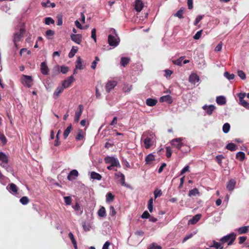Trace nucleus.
Segmentation results:
<instances>
[{"instance_id":"obj_41","label":"nucleus","mask_w":249,"mask_h":249,"mask_svg":"<svg viewBox=\"0 0 249 249\" xmlns=\"http://www.w3.org/2000/svg\"><path fill=\"white\" fill-rule=\"evenodd\" d=\"M153 199L152 198H151L148 202L147 208L150 213L153 212Z\"/></svg>"},{"instance_id":"obj_4","label":"nucleus","mask_w":249,"mask_h":249,"mask_svg":"<svg viewBox=\"0 0 249 249\" xmlns=\"http://www.w3.org/2000/svg\"><path fill=\"white\" fill-rule=\"evenodd\" d=\"M25 30L24 28H21L19 31L14 34L13 36V41L16 45V42L20 41L21 37H22L24 34L25 33Z\"/></svg>"},{"instance_id":"obj_61","label":"nucleus","mask_w":249,"mask_h":249,"mask_svg":"<svg viewBox=\"0 0 249 249\" xmlns=\"http://www.w3.org/2000/svg\"><path fill=\"white\" fill-rule=\"evenodd\" d=\"M96 29L93 28L91 31V38L94 40L95 42H96Z\"/></svg>"},{"instance_id":"obj_33","label":"nucleus","mask_w":249,"mask_h":249,"mask_svg":"<svg viewBox=\"0 0 249 249\" xmlns=\"http://www.w3.org/2000/svg\"><path fill=\"white\" fill-rule=\"evenodd\" d=\"M98 214L99 217H104L106 215V209L104 207H102L98 211Z\"/></svg>"},{"instance_id":"obj_24","label":"nucleus","mask_w":249,"mask_h":249,"mask_svg":"<svg viewBox=\"0 0 249 249\" xmlns=\"http://www.w3.org/2000/svg\"><path fill=\"white\" fill-rule=\"evenodd\" d=\"M201 217V214H197L195 215L192 219H191L189 222V224H195L196 223Z\"/></svg>"},{"instance_id":"obj_46","label":"nucleus","mask_w":249,"mask_h":249,"mask_svg":"<svg viewBox=\"0 0 249 249\" xmlns=\"http://www.w3.org/2000/svg\"><path fill=\"white\" fill-rule=\"evenodd\" d=\"M82 226L85 231H89L90 230V226L88 223L86 222H83Z\"/></svg>"},{"instance_id":"obj_27","label":"nucleus","mask_w":249,"mask_h":249,"mask_svg":"<svg viewBox=\"0 0 249 249\" xmlns=\"http://www.w3.org/2000/svg\"><path fill=\"white\" fill-rule=\"evenodd\" d=\"M90 178L93 179L100 180L102 179V176L95 172H91L90 173Z\"/></svg>"},{"instance_id":"obj_21","label":"nucleus","mask_w":249,"mask_h":249,"mask_svg":"<svg viewBox=\"0 0 249 249\" xmlns=\"http://www.w3.org/2000/svg\"><path fill=\"white\" fill-rule=\"evenodd\" d=\"M144 147L146 149L149 148L153 144L152 140L150 138L147 137L143 141Z\"/></svg>"},{"instance_id":"obj_52","label":"nucleus","mask_w":249,"mask_h":249,"mask_svg":"<svg viewBox=\"0 0 249 249\" xmlns=\"http://www.w3.org/2000/svg\"><path fill=\"white\" fill-rule=\"evenodd\" d=\"M239 104L241 106L246 107L247 109H249V103H248L245 100H243L240 101Z\"/></svg>"},{"instance_id":"obj_43","label":"nucleus","mask_w":249,"mask_h":249,"mask_svg":"<svg viewBox=\"0 0 249 249\" xmlns=\"http://www.w3.org/2000/svg\"><path fill=\"white\" fill-rule=\"evenodd\" d=\"M45 23L46 25H50V24H54V20L51 17H47L45 18Z\"/></svg>"},{"instance_id":"obj_23","label":"nucleus","mask_w":249,"mask_h":249,"mask_svg":"<svg viewBox=\"0 0 249 249\" xmlns=\"http://www.w3.org/2000/svg\"><path fill=\"white\" fill-rule=\"evenodd\" d=\"M249 231V226H243L237 229V231L239 234H242L248 232Z\"/></svg>"},{"instance_id":"obj_53","label":"nucleus","mask_w":249,"mask_h":249,"mask_svg":"<svg viewBox=\"0 0 249 249\" xmlns=\"http://www.w3.org/2000/svg\"><path fill=\"white\" fill-rule=\"evenodd\" d=\"M183 57H180L179 58L176 60H174L173 63L178 66H181L182 65V61L183 60Z\"/></svg>"},{"instance_id":"obj_25","label":"nucleus","mask_w":249,"mask_h":249,"mask_svg":"<svg viewBox=\"0 0 249 249\" xmlns=\"http://www.w3.org/2000/svg\"><path fill=\"white\" fill-rule=\"evenodd\" d=\"M157 103V100L155 99L148 98L146 100V104L148 106L153 107Z\"/></svg>"},{"instance_id":"obj_13","label":"nucleus","mask_w":249,"mask_h":249,"mask_svg":"<svg viewBox=\"0 0 249 249\" xmlns=\"http://www.w3.org/2000/svg\"><path fill=\"white\" fill-rule=\"evenodd\" d=\"M199 80V76L195 73L191 74L189 76V81L191 84H195L196 83L198 82Z\"/></svg>"},{"instance_id":"obj_55","label":"nucleus","mask_w":249,"mask_h":249,"mask_svg":"<svg viewBox=\"0 0 249 249\" xmlns=\"http://www.w3.org/2000/svg\"><path fill=\"white\" fill-rule=\"evenodd\" d=\"M69 67L65 66H62L60 67V71L63 74H66L69 71Z\"/></svg>"},{"instance_id":"obj_15","label":"nucleus","mask_w":249,"mask_h":249,"mask_svg":"<svg viewBox=\"0 0 249 249\" xmlns=\"http://www.w3.org/2000/svg\"><path fill=\"white\" fill-rule=\"evenodd\" d=\"M236 181L234 179H231L227 183V189L229 191H232L234 190L236 185Z\"/></svg>"},{"instance_id":"obj_12","label":"nucleus","mask_w":249,"mask_h":249,"mask_svg":"<svg viewBox=\"0 0 249 249\" xmlns=\"http://www.w3.org/2000/svg\"><path fill=\"white\" fill-rule=\"evenodd\" d=\"M78 172L75 169L72 170L68 174L67 179L69 180H73L78 176Z\"/></svg>"},{"instance_id":"obj_14","label":"nucleus","mask_w":249,"mask_h":249,"mask_svg":"<svg viewBox=\"0 0 249 249\" xmlns=\"http://www.w3.org/2000/svg\"><path fill=\"white\" fill-rule=\"evenodd\" d=\"M202 108L204 110H206L207 113L208 115H211L212 114L213 110L215 109V107L213 105H210L209 106H207L205 105L202 107Z\"/></svg>"},{"instance_id":"obj_32","label":"nucleus","mask_w":249,"mask_h":249,"mask_svg":"<svg viewBox=\"0 0 249 249\" xmlns=\"http://www.w3.org/2000/svg\"><path fill=\"white\" fill-rule=\"evenodd\" d=\"M114 198V195L110 192H108L106 195V202L109 203L113 201Z\"/></svg>"},{"instance_id":"obj_10","label":"nucleus","mask_w":249,"mask_h":249,"mask_svg":"<svg viewBox=\"0 0 249 249\" xmlns=\"http://www.w3.org/2000/svg\"><path fill=\"white\" fill-rule=\"evenodd\" d=\"M71 39L77 44H80L82 41V36L81 34H71Z\"/></svg>"},{"instance_id":"obj_35","label":"nucleus","mask_w":249,"mask_h":249,"mask_svg":"<svg viewBox=\"0 0 249 249\" xmlns=\"http://www.w3.org/2000/svg\"><path fill=\"white\" fill-rule=\"evenodd\" d=\"M78 51V48L77 47L73 46L71 49V52L69 53V57L70 58L73 57Z\"/></svg>"},{"instance_id":"obj_54","label":"nucleus","mask_w":249,"mask_h":249,"mask_svg":"<svg viewBox=\"0 0 249 249\" xmlns=\"http://www.w3.org/2000/svg\"><path fill=\"white\" fill-rule=\"evenodd\" d=\"M57 25L58 26H61L63 23V19H62V16L61 15H58L57 16Z\"/></svg>"},{"instance_id":"obj_42","label":"nucleus","mask_w":249,"mask_h":249,"mask_svg":"<svg viewBox=\"0 0 249 249\" xmlns=\"http://www.w3.org/2000/svg\"><path fill=\"white\" fill-rule=\"evenodd\" d=\"M224 76L228 80H232L234 78V74L233 73H230L228 71H226L224 74Z\"/></svg>"},{"instance_id":"obj_9","label":"nucleus","mask_w":249,"mask_h":249,"mask_svg":"<svg viewBox=\"0 0 249 249\" xmlns=\"http://www.w3.org/2000/svg\"><path fill=\"white\" fill-rule=\"evenodd\" d=\"M117 85V82L115 81H109L106 84L105 88L107 92H109L111 89Z\"/></svg>"},{"instance_id":"obj_39","label":"nucleus","mask_w":249,"mask_h":249,"mask_svg":"<svg viewBox=\"0 0 249 249\" xmlns=\"http://www.w3.org/2000/svg\"><path fill=\"white\" fill-rule=\"evenodd\" d=\"M19 201L22 205H25L29 202V199L27 196H23L20 199Z\"/></svg>"},{"instance_id":"obj_57","label":"nucleus","mask_w":249,"mask_h":249,"mask_svg":"<svg viewBox=\"0 0 249 249\" xmlns=\"http://www.w3.org/2000/svg\"><path fill=\"white\" fill-rule=\"evenodd\" d=\"M154 196L155 198H157V197H160L162 195V192L160 190H155L154 192Z\"/></svg>"},{"instance_id":"obj_19","label":"nucleus","mask_w":249,"mask_h":249,"mask_svg":"<svg viewBox=\"0 0 249 249\" xmlns=\"http://www.w3.org/2000/svg\"><path fill=\"white\" fill-rule=\"evenodd\" d=\"M160 102H165L168 104H171L173 102L172 97L169 95L163 96L160 98Z\"/></svg>"},{"instance_id":"obj_16","label":"nucleus","mask_w":249,"mask_h":249,"mask_svg":"<svg viewBox=\"0 0 249 249\" xmlns=\"http://www.w3.org/2000/svg\"><path fill=\"white\" fill-rule=\"evenodd\" d=\"M134 6L136 11L140 12L143 7V3L141 0H135Z\"/></svg>"},{"instance_id":"obj_8","label":"nucleus","mask_w":249,"mask_h":249,"mask_svg":"<svg viewBox=\"0 0 249 249\" xmlns=\"http://www.w3.org/2000/svg\"><path fill=\"white\" fill-rule=\"evenodd\" d=\"M84 107L82 105H80L78 107L77 110L75 113L74 121L78 122L79 120L80 116L82 113Z\"/></svg>"},{"instance_id":"obj_58","label":"nucleus","mask_w":249,"mask_h":249,"mask_svg":"<svg viewBox=\"0 0 249 249\" xmlns=\"http://www.w3.org/2000/svg\"><path fill=\"white\" fill-rule=\"evenodd\" d=\"M202 33V30H201L196 32L195 35L194 36V38L196 40L199 39L201 36Z\"/></svg>"},{"instance_id":"obj_20","label":"nucleus","mask_w":249,"mask_h":249,"mask_svg":"<svg viewBox=\"0 0 249 249\" xmlns=\"http://www.w3.org/2000/svg\"><path fill=\"white\" fill-rule=\"evenodd\" d=\"M64 88L61 86H58L54 91L53 93V97L55 99H56L60 94H61L64 90Z\"/></svg>"},{"instance_id":"obj_44","label":"nucleus","mask_w":249,"mask_h":249,"mask_svg":"<svg viewBox=\"0 0 249 249\" xmlns=\"http://www.w3.org/2000/svg\"><path fill=\"white\" fill-rule=\"evenodd\" d=\"M148 249H161V247L156 243H153L150 245Z\"/></svg>"},{"instance_id":"obj_50","label":"nucleus","mask_w":249,"mask_h":249,"mask_svg":"<svg viewBox=\"0 0 249 249\" xmlns=\"http://www.w3.org/2000/svg\"><path fill=\"white\" fill-rule=\"evenodd\" d=\"M120 183L122 186H125L128 187L129 185L126 184L125 182V177L124 175H122V177L120 178Z\"/></svg>"},{"instance_id":"obj_59","label":"nucleus","mask_w":249,"mask_h":249,"mask_svg":"<svg viewBox=\"0 0 249 249\" xmlns=\"http://www.w3.org/2000/svg\"><path fill=\"white\" fill-rule=\"evenodd\" d=\"M166 157L168 158L171 157V156L172 155V150H171L170 147L169 146L166 147Z\"/></svg>"},{"instance_id":"obj_56","label":"nucleus","mask_w":249,"mask_h":249,"mask_svg":"<svg viewBox=\"0 0 249 249\" xmlns=\"http://www.w3.org/2000/svg\"><path fill=\"white\" fill-rule=\"evenodd\" d=\"M132 89V86L129 85H124L123 87V91L125 92H129Z\"/></svg>"},{"instance_id":"obj_2","label":"nucleus","mask_w":249,"mask_h":249,"mask_svg":"<svg viewBox=\"0 0 249 249\" xmlns=\"http://www.w3.org/2000/svg\"><path fill=\"white\" fill-rule=\"evenodd\" d=\"M236 236V235L235 233L232 232L222 237L220 239V241L222 244H224L227 242L228 245L230 246L232 244L233 242L235 240Z\"/></svg>"},{"instance_id":"obj_7","label":"nucleus","mask_w":249,"mask_h":249,"mask_svg":"<svg viewBox=\"0 0 249 249\" xmlns=\"http://www.w3.org/2000/svg\"><path fill=\"white\" fill-rule=\"evenodd\" d=\"M74 78L73 75L68 77L66 79L63 80L62 83V86L64 89L68 88L71 86V83L74 81Z\"/></svg>"},{"instance_id":"obj_48","label":"nucleus","mask_w":249,"mask_h":249,"mask_svg":"<svg viewBox=\"0 0 249 249\" xmlns=\"http://www.w3.org/2000/svg\"><path fill=\"white\" fill-rule=\"evenodd\" d=\"M83 138H84V135L83 134V131L82 130H80L79 131V132L78 133L77 135H76L75 139L77 141H79V140L83 139Z\"/></svg>"},{"instance_id":"obj_17","label":"nucleus","mask_w":249,"mask_h":249,"mask_svg":"<svg viewBox=\"0 0 249 249\" xmlns=\"http://www.w3.org/2000/svg\"><path fill=\"white\" fill-rule=\"evenodd\" d=\"M40 70L41 73L43 75H47L48 74L49 69L47 66V63L46 62H43L41 63L40 65Z\"/></svg>"},{"instance_id":"obj_37","label":"nucleus","mask_w":249,"mask_h":249,"mask_svg":"<svg viewBox=\"0 0 249 249\" xmlns=\"http://www.w3.org/2000/svg\"><path fill=\"white\" fill-rule=\"evenodd\" d=\"M230 124L229 123H226L224 124L222 127L223 132L225 133H228L230 131Z\"/></svg>"},{"instance_id":"obj_51","label":"nucleus","mask_w":249,"mask_h":249,"mask_svg":"<svg viewBox=\"0 0 249 249\" xmlns=\"http://www.w3.org/2000/svg\"><path fill=\"white\" fill-rule=\"evenodd\" d=\"M64 201L66 205H70L71 203V196H65L64 197Z\"/></svg>"},{"instance_id":"obj_5","label":"nucleus","mask_w":249,"mask_h":249,"mask_svg":"<svg viewBox=\"0 0 249 249\" xmlns=\"http://www.w3.org/2000/svg\"><path fill=\"white\" fill-rule=\"evenodd\" d=\"M183 140V139L182 138H176L171 141V143L173 146L179 150L183 145L182 142Z\"/></svg>"},{"instance_id":"obj_22","label":"nucleus","mask_w":249,"mask_h":249,"mask_svg":"<svg viewBox=\"0 0 249 249\" xmlns=\"http://www.w3.org/2000/svg\"><path fill=\"white\" fill-rule=\"evenodd\" d=\"M216 102L219 105H224L226 103V98L223 96H219L216 97Z\"/></svg>"},{"instance_id":"obj_34","label":"nucleus","mask_w":249,"mask_h":249,"mask_svg":"<svg viewBox=\"0 0 249 249\" xmlns=\"http://www.w3.org/2000/svg\"><path fill=\"white\" fill-rule=\"evenodd\" d=\"M155 160V156L152 154H148L145 159V161L146 162V163L147 164L150 161H153Z\"/></svg>"},{"instance_id":"obj_30","label":"nucleus","mask_w":249,"mask_h":249,"mask_svg":"<svg viewBox=\"0 0 249 249\" xmlns=\"http://www.w3.org/2000/svg\"><path fill=\"white\" fill-rule=\"evenodd\" d=\"M76 69L82 70L83 69V67L82 65V59L80 56L77 57V59L76 61V65H75Z\"/></svg>"},{"instance_id":"obj_36","label":"nucleus","mask_w":249,"mask_h":249,"mask_svg":"<svg viewBox=\"0 0 249 249\" xmlns=\"http://www.w3.org/2000/svg\"><path fill=\"white\" fill-rule=\"evenodd\" d=\"M236 157L240 161H243L245 159V154L243 152H238L236 155Z\"/></svg>"},{"instance_id":"obj_6","label":"nucleus","mask_w":249,"mask_h":249,"mask_svg":"<svg viewBox=\"0 0 249 249\" xmlns=\"http://www.w3.org/2000/svg\"><path fill=\"white\" fill-rule=\"evenodd\" d=\"M22 77L23 78V80H22L23 84L28 88L31 87L33 85V79L32 76H29V75H23Z\"/></svg>"},{"instance_id":"obj_26","label":"nucleus","mask_w":249,"mask_h":249,"mask_svg":"<svg viewBox=\"0 0 249 249\" xmlns=\"http://www.w3.org/2000/svg\"><path fill=\"white\" fill-rule=\"evenodd\" d=\"M130 61V59L129 57H122L121 59L120 64L125 67L129 63Z\"/></svg>"},{"instance_id":"obj_60","label":"nucleus","mask_w":249,"mask_h":249,"mask_svg":"<svg viewBox=\"0 0 249 249\" xmlns=\"http://www.w3.org/2000/svg\"><path fill=\"white\" fill-rule=\"evenodd\" d=\"M182 15L183 10L181 9H180L175 14V16L178 17L179 18H183Z\"/></svg>"},{"instance_id":"obj_49","label":"nucleus","mask_w":249,"mask_h":249,"mask_svg":"<svg viewBox=\"0 0 249 249\" xmlns=\"http://www.w3.org/2000/svg\"><path fill=\"white\" fill-rule=\"evenodd\" d=\"M203 17H204V15L197 16L196 17L195 20L194 21V25L196 26L199 22V21L203 18Z\"/></svg>"},{"instance_id":"obj_64","label":"nucleus","mask_w":249,"mask_h":249,"mask_svg":"<svg viewBox=\"0 0 249 249\" xmlns=\"http://www.w3.org/2000/svg\"><path fill=\"white\" fill-rule=\"evenodd\" d=\"M150 216L149 213H148L147 211H145L143 213L142 215H141V217L143 219L144 218H148Z\"/></svg>"},{"instance_id":"obj_3","label":"nucleus","mask_w":249,"mask_h":249,"mask_svg":"<svg viewBox=\"0 0 249 249\" xmlns=\"http://www.w3.org/2000/svg\"><path fill=\"white\" fill-rule=\"evenodd\" d=\"M105 161L106 163H110L111 166L120 167L121 165L117 158L112 157H107L105 158Z\"/></svg>"},{"instance_id":"obj_31","label":"nucleus","mask_w":249,"mask_h":249,"mask_svg":"<svg viewBox=\"0 0 249 249\" xmlns=\"http://www.w3.org/2000/svg\"><path fill=\"white\" fill-rule=\"evenodd\" d=\"M71 128H72V125L71 124H70L65 129V130L64 131V132L63 133V137H64V139H66L68 137L71 131Z\"/></svg>"},{"instance_id":"obj_38","label":"nucleus","mask_w":249,"mask_h":249,"mask_svg":"<svg viewBox=\"0 0 249 249\" xmlns=\"http://www.w3.org/2000/svg\"><path fill=\"white\" fill-rule=\"evenodd\" d=\"M198 194L199 191L198 189L196 188H194L193 189L189 191L188 195L189 196H196Z\"/></svg>"},{"instance_id":"obj_63","label":"nucleus","mask_w":249,"mask_h":249,"mask_svg":"<svg viewBox=\"0 0 249 249\" xmlns=\"http://www.w3.org/2000/svg\"><path fill=\"white\" fill-rule=\"evenodd\" d=\"M109 210H110V215H111L112 216H114L116 214V211H115V210L114 208L113 207V206H110L109 207Z\"/></svg>"},{"instance_id":"obj_1","label":"nucleus","mask_w":249,"mask_h":249,"mask_svg":"<svg viewBox=\"0 0 249 249\" xmlns=\"http://www.w3.org/2000/svg\"><path fill=\"white\" fill-rule=\"evenodd\" d=\"M109 32L110 34L108 36V43L110 46L116 47L119 45L120 39L114 29L111 28Z\"/></svg>"},{"instance_id":"obj_62","label":"nucleus","mask_w":249,"mask_h":249,"mask_svg":"<svg viewBox=\"0 0 249 249\" xmlns=\"http://www.w3.org/2000/svg\"><path fill=\"white\" fill-rule=\"evenodd\" d=\"M189 171V166L187 165L185 166L180 171V175H182L186 172Z\"/></svg>"},{"instance_id":"obj_28","label":"nucleus","mask_w":249,"mask_h":249,"mask_svg":"<svg viewBox=\"0 0 249 249\" xmlns=\"http://www.w3.org/2000/svg\"><path fill=\"white\" fill-rule=\"evenodd\" d=\"M226 148L231 151H234L237 149V146L235 144L231 142L226 145Z\"/></svg>"},{"instance_id":"obj_40","label":"nucleus","mask_w":249,"mask_h":249,"mask_svg":"<svg viewBox=\"0 0 249 249\" xmlns=\"http://www.w3.org/2000/svg\"><path fill=\"white\" fill-rule=\"evenodd\" d=\"M2 167H3L8 172H9L14 175L13 169L10 165L8 164V163Z\"/></svg>"},{"instance_id":"obj_47","label":"nucleus","mask_w":249,"mask_h":249,"mask_svg":"<svg viewBox=\"0 0 249 249\" xmlns=\"http://www.w3.org/2000/svg\"><path fill=\"white\" fill-rule=\"evenodd\" d=\"M238 75L242 80H245L246 78L245 73L241 70H238L237 71Z\"/></svg>"},{"instance_id":"obj_18","label":"nucleus","mask_w":249,"mask_h":249,"mask_svg":"<svg viewBox=\"0 0 249 249\" xmlns=\"http://www.w3.org/2000/svg\"><path fill=\"white\" fill-rule=\"evenodd\" d=\"M7 189L11 193L16 194L18 192L17 186L14 183H11L7 186Z\"/></svg>"},{"instance_id":"obj_29","label":"nucleus","mask_w":249,"mask_h":249,"mask_svg":"<svg viewBox=\"0 0 249 249\" xmlns=\"http://www.w3.org/2000/svg\"><path fill=\"white\" fill-rule=\"evenodd\" d=\"M210 248H213L219 249H223V247L221 245V244L219 242H216L215 241H213V244L210 246Z\"/></svg>"},{"instance_id":"obj_11","label":"nucleus","mask_w":249,"mask_h":249,"mask_svg":"<svg viewBox=\"0 0 249 249\" xmlns=\"http://www.w3.org/2000/svg\"><path fill=\"white\" fill-rule=\"evenodd\" d=\"M8 158L3 152H0V165L1 166L8 163Z\"/></svg>"},{"instance_id":"obj_45","label":"nucleus","mask_w":249,"mask_h":249,"mask_svg":"<svg viewBox=\"0 0 249 249\" xmlns=\"http://www.w3.org/2000/svg\"><path fill=\"white\" fill-rule=\"evenodd\" d=\"M54 35V32L52 30H48L46 32V36L48 39H51L52 36Z\"/></svg>"}]
</instances>
